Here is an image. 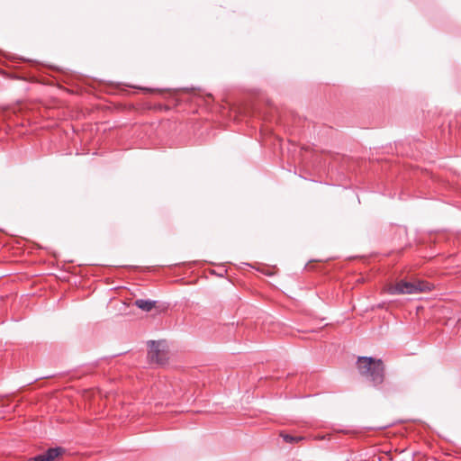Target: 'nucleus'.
<instances>
[{"label": "nucleus", "mask_w": 461, "mask_h": 461, "mask_svg": "<svg viewBox=\"0 0 461 461\" xmlns=\"http://www.w3.org/2000/svg\"><path fill=\"white\" fill-rule=\"evenodd\" d=\"M324 438V436H321V437H318L316 439H323Z\"/></svg>", "instance_id": "7"}, {"label": "nucleus", "mask_w": 461, "mask_h": 461, "mask_svg": "<svg viewBox=\"0 0 461 461\" xmlns=\"http://www.w3.org/2000/svg\"><path fill=\"white\" fill-rule=\"evenodd\" d=\"M432 285L425 281L421 280H405L400 279L396 281L394 284L390 283L387 284L384 288L383 292L387 293L389 294H398V295H411L417 294L420 293L430 291Z\"/></svg>", "instance_id": "1"}, {"label": "nucleus", "mask_w": 461, "mask_h": 461, "mask_svg": "<svg viewBox=\"0 0 461 461\" xmlns=\"http://www.w3.org/2000/svg\"><path fill=\"white\" fill-rule=\"evenodd\" d=\"M63 453L64 449L62 447L50 448L45 453L29 458L27 461H55Z\"/></svg>", "instance_id": "4"}, {"label": "nucleus", "mask_w": 461, "mask_h": 461, "mask_svg": "<svg viewBox=\"0 0 461 461\" xmlns=\"http://www.w3.org/2000/svg\"><path fill=\"white\" fill-rule=\"evenodd\" d=\"M359 374L371 381L375 385L384 380V366L381 359L359 357L357 361Z\"/></svg>", "instance_id": "2"}, {"label": "nucleus", "mask_w": 461, "mask_h": 461, "mask_svg": "<svg viewBox=\"0 0 461 461\" xmlns=\"http://www.w3.org/2000/svg\"><path fill=\"white\" fill-rule=\"evenodd\" d=\"M280 438H282V442L287 444H295L304 439L302 436H293L292 434H280Z\"/></svg>", "instance_id": "6"}, {"label": "nucleus", "mask_w": 461, "mask_h": 461, "mask_svg": "<svg viewBox=\"0 0 461 461\" xmlns=\"http://www.w3.org/2000/svg\"><path fill=\"white\" fill-rule=\"evenodd\" d=\"M134 304L144 312H149L156 306V302L151 300H136Z\"/></svg>", "instance_id": "5"}, {"label": "nucleus", "mask_w": 461, "mask_h": 461, "mask_svg": "<svg viewBox=\"0 0 461 461\" xmlns=\"http://www.w3.org/2000/svg\"><path fill=\"white\" fill-rule=\"evenodd\" d=\"M148 358L152 363L164 364L167 358V345L166 341H149Z\"/></svg>", "instance_id": "3"}]
</instances>
